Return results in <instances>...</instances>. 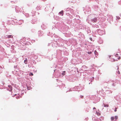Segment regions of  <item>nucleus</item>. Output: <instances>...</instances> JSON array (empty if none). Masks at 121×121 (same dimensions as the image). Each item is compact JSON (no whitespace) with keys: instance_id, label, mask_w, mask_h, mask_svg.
Masks as SVG:
<instances>
[{"instance_id":"nucleus-4","label":"nucleus","mask_w":121,"mask_h":121,"mask_svg":"<svg viewBox=\"0 0 121 121\" xmlns=\"http://www.w3.org/2000/svg\"><path fill=\"white\" fill-rule=\"evenodd\" d=\"M63 10L61 11V12L59 13V14L61 15H61L63 16Z\"/></svg>"},{"instance_id":"nucleus-16","label":"nucleus","mask_w":121,"mask_h":121,"mask_svg":"<svg viewBox=\"0 0 121 121\" xmlns=\"http://www.w3.org/2000/svg\"><path fill=\"white\" fill-rule=\"evenodd\" d=\"M117 108H115V109L114 110V111L115 112H116L117 111Z\"/></svg>"},{"instance_id":"nucleus-10","label":"nucleus","mask_w":121,"mask_h":121,"mask_svg":"<svg viewBox=\"0 0 121 121\" xmlns=\"http://www.w3.org/2000/svg\"><path fill=\"white\" fill-rule=\"evenodd\" d=\"M29 74V75L30 76H33V73H30Z\"/></svg>"},{"instance_id":"nucleus-2","label":"nucleus","mask_w":121,"mask_h":121,"mask_svg":"<svg viewBox=\"0 0 121 121\" xmlns=\"http://www.w3.org/2000/svg\"><path fill=\"white\" fill-rule=\"evenodd\" d=\"M118 54H116L115 55L116 57H118L117 58L119 60L121 59V57L120 56H118Z\"/></svg>"},{"instance_id":"nucleus-14","label":"nucleus","mask_w":121,"mask_h":121,"mask_svg":"<svg viewBox=\"0 0 121 121\" xmlns=\"http://www.w3.org/2000/svg\"><path fill=\"white\" fill-rule=\"evenodd\" d=\"M87 53L89 54H91L92 53V52H88Z\"/></svg>"},{"instance_id":"nucleus-12","label":"nucleus","mask_w":121,"mask_h":121,"mask_svg":"<svg viewBox=\"0 0 121 121\" xmlns=\"http://www.w3.org/2000/svg\"><path fill=\"white\" fill-rule=\"evenodd\" d=\"M104 107H108V104H105L104 105Z\"/></svg>"},{"instance_id":"nucleus-5","label":"nucleus","mask_w":121,"mask_h":121,"mask_svg":"<svg viewBox=\"0 0 121 121\" xmlns=\"http://www.w3.org/2000/svg\"><path fill=\"white\" fill-rule=\"evenodd\" d=\"M27 59L26 58V59L24 61V63L26 64H27Z\"/></svg>"},{"instance_id":"nucleus-20","label":"nucleus","mask_w":121,"mask_h":121,"mask_svg":"<svg viewBox=\"0 0 121 121\" xmlns=\"http://www.w3.org/2000/svg\"><path fill=\"white\" fill-rule=\"evenodd\" d=\"M96 109V108L95 107H94L93 108V109Z\"/></svg>"},{"instance_id":"nucleus-13","label":"nucleus","mask_w":121,"mask_h":121,"mask_svg":"<svg viewBox=\"0 0 121 121\" xmlns=\"http://www.w3.org/2000/svg\"><path fill=\"white\" fill-rule=\"evenodd\" d=\"M94 53L95 55H97V54L98 53H97V52L96 50H95V51Z\"/></svg>"},{"instance_id":"nucleus-3","label":"nucleus","mask_w":121,"mask_h":121,"mask_svg":"<svg viewBox=\"0 0 121 121\" xmlns=\"http://www.w3.org/2000/svg\"><path fill=\"white\" fill-rule=\"evenodd\" d=\"M92 21L93 22H96L97 21V18H95L93 19L92 20Z\"/></svg>"},{"instance_id":"nucleus-8","label":"nucleus","mask_w":121,"mask_h":121,"mask_svg":"<svg viewBox=\"0 0 121 121\" xmlns=\"http://www.w3.org/2000/svg\"><path fill=\"white\" fill-rule=\"evenodd\" d=\"M7 37L9 38H12L13 37V36H12V35H8V37Z\"/></svg>"},{"instance_id":"nucleus-19","label":"nucleus","mask_w":121,"mask_h":121,"mask_svg":"<svg viewBox=\"0 0 121 121\" xmlns=\"http://www.w3.org/2000/svg\"><path fill=\"white\" fill-rule=\"evenodd\" d=\"M81 98H82L83 97V96L81 95Z\"/></svg>"},{"instance_id":"nucleus-1","label":"nucleus","mask_w":121,"mask_h":121,"mask_svg":"<svg viewBox=\"0 0 121 121\" xmlns=\"http://www.w3.org/2000/svg\"><path fill=\"white\" fill-rule=\"evenodd\" d=\"M8 87L9 88V90L10 91H11L12 90V87L10 85H9L8 86Z\"/></svg>"},{"instance_id":"nucleus-15","label":"nucleus","mask_w":121,"mask_h":121,"mask_svg":"<svg viewBox=\"0 0 121 121\" xmlns=\"http://www.w3.org/2000/svg\"><path fill=\"white\" fill-rule=\"evenodd\" d=\"M115 118L116 120H117L118 119V117L116 116L115 117Z\"/></svg>"},{"instance_id":"nucleus-17","label":"nucleus","mask_w":121,"mask_h":121,"mask_svg":"<svg viewBox=\"0 0 121 121\" xmlns=\"http://www.w3.org/2000/svg\"><path fill=\"white\" fill-rule=\"evenodd\" d=\"M20 98V97L19 96H18V97H17V99H19Z\"/></svg>"},{"instance_id":"nucleus-6","label":"nucleus","mask_w":121,"mask_h":121,"mask_svg":"<svg viewBox=\"0 0 121 121\" xmlns=\"http://www.w3.org/2000/svg\"><path fill=\"white\" fill-rule=\"evenodd\" d=\"M96 113L97 114L98 116H99V115H100V112H96Z\"/></svg>"},{"instance_id":"nucleus-7","label":"nucleus","mask_w":121,"mask_h":121,"mask_svg":"<svg viewBox=\"0 0 121 121\" xmlns=\"http://www.w3.org/2000/svg\"><path fill=\"white\" fill-rule=\"evenodd\" d=\"M117 70H118V71L117 72L118 73V74H120V72L119 71V68L118 67V68H117Z\"/></svg>"},{"instance_id":"nucleus-18","label":"nucleus","mask_w":121,"mask_h":121,"mask_svg":"<svg viewBox=\"0 0 121 121\" xmlns=\"http://www.w3.org/2000/svg\"><path fill=\"white\" fill-rule=\"evenodd\" d=\"M117 18L118 19H120V18L119 17H117Z\"/></svg>"},{"instance_id":"nucleus-11","label":"nucleus","mask_w":121,"mask_h":121,"mask_svg":"<svg viewBox=\"0 0 121 121\" xmlns=\"http://www.w3.org/2000/svg\"><path fill=\"white\" fill-rule=\"evenodd\" d=\"M114 117H111V120L112 121H113L114 119Z\"/></svg>"},{"instance_id":"nucleus-9","label":"nucleus","mask_w":121,"mask_h":121,"mask_svg":"<svg viewBox=\"0 0 121 121\" xmlns=\"http://www.w3.org/2000/svg\"><path fill=\"white\" fill-rule=\"evenodd\" d=\"M65 71H63V72L62 73V75H65Z\"/></svg>"}]
</instances>
